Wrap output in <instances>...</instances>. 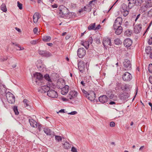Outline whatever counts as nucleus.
<instances>
[{
  "mask_svg": "<svg viewBox=\"0 0 152 152\" xmlns=\"http://www.w3.org/2000/svg\"><path fill=\"white\" fill-rule=\"evenodd\" d=\"M67 8L63 5H61L58 7V13L62 18H65L68 16L70 13Z\"/></svg>",
  "mask_w": 152,
  "mask_h": 152,
  "instance_id": "nucleus-1",
  "label": "nucleus"
},
{
  "mask_svg": "<svg viewBox=\"0 0 152 152\" xmlns=\"http://www.w3.org/2000/svg\"><path fill=\"white\" fill-rule=\"evenodd\" d=\"M32 78L33 80H35L36 84L37 85H40V84L43 82V75L40 73L36 72L34 73Z\"/></svg>",
  "mask_w": 152,
  "mask_h": 152,
  "instance_id": "nucleus-2",
  "label": "nucleus"
},
{
  "mask_svg": "<svg viewBox=\"0 0 152 152\" xmlns=\"http://www.w3.org/2000/svg\"><path fill=\"white\" fill-rule=\"evenodd\" d=\"M63 83L64 84L61 83L58 84L57 88L61 90V93L62 95H64L67 94L68 92L69 87L67 85H66L64 86V83Z\"/></svg>",
  "mask_w": 152,
  "mask_h": 152,
  "instance_id": "nucleus-3",
  "label": "nucleus"
},
{
  "mask_svg": "<svg viewBox=\"0 0 152 152\" xmlns=\"http://www.w3.org/2000/svg\"><path fill=\"white\" fill-rule=\"evenodd\" d=\"M6 97L8 102L10 104H14L15 101V97L13 94L10 92L6 93L5 91Z\"/></svg>",
  "mask_w": 152,
  "mask_h": 152,
  "instance_id": "nucleus-4",
  "label": "nucleus"
},
{
  "mask_svg": "<svg viewBox=\"0 0 152 152\" xmlns=\"http://www.w3.org/2000/svg\"><path fill=\"white\" fill-rule=\"evenodd\" d=\"M123 65L124 68L126 70H130L132 68V64L129 60L128 59H125L123 62Z\"/></svg>",
  "mask_w": 152,
  "mask_h": 152,
  "instance_id": "nucleus-5",
  "label": "nucleus"
},
{
  "mask_svg": "<svg viewBox=\"0 0 152 152\" xmlns=\"http://www.w3.org/2000/svg\"><path fill=\"white\" fill-rule=\"evenodd\" d=\"M50 84H47L46 86H41V89L43 90V92L45 93L49 91L50 89L52 88L55 86L53 83H50Z\"/></svg>",
  "mask_w": 152,
  "mask_h": 152,
  "instance_id": "nucleus-6",
  "label": "nucleus"
},
{
  "mask_svg": "<svg viewBox=\"0 0 152 152\" xmlns=\"http://www.w3.org/2000/svg\"><path fill=\"white\" fill-rule=\"evenodd\" d=\"M47 95L49 97L52 98H57L58 94L57 92L52 89V88L50 89L48 91L47 94Z\"/></svg>",
  "mask_w": 152,
  "mask_h": 152,
  "instance_id": "nucleus-7",
  "label": "nucleus"
},
{
  "mask_svg": "<svg viewBox=\"0 0 152 152\" xmlns=\"http://www.w3.org/2000/svg\"><path fill=\"white\" fill-rule=\"evenodd\" d=\"M38 52V53L42 56L49 57L52 56L51 53L46 50H39Z\"/></svg>",
  "mask_w": 152,
  "mask_h": 152,
  "instance_id": "nucleus-8",
  "label": "nucleus"
},
{
  "mask_svg": "<svg viewBox=\"0 0 152 152\" xmlns=\"http://www.w3.org/2000/svg\"><path fill=\"white\" fill-rule=\"evenodd\" d=\"M85 63L83 61H80L78 63V67L79 71L81 73H83L85 70Z\"/></svg>",
  "mask_w": 152,
  "mask_h": 152,
  "instance_id": "nucleus-9",
  "label": "nucleus"
},
{
  "mask_svg": "<svg viewBox=\"0 0 152 152\" xmlns=\"http://www.w3.org/2000/svg\"><path fill=\"white\" fill-rule=\"evenodd\" d=\"M132 75L128 72L125 73L123 75V80L125 81H129L132 79Z\"/></svg>",
  "mask_w": 152,
  "mask_h": 152,
  "instance_id": "nucleus-10",
  "label": "nucleus"
},
{
  "mask_svg": "<svg viewBox=\"0 0 152 152\" xmlns=\"http://www.w3.org/2000/svg\"><path fill=\"white\" fill-rule=\"evenodd\" d=\"M86 54V50L83 48H79L77 50V56L80 58H83Z\"/></svg>",
  "mask_w": 152,
  "mask_h": 152,
  "instance_id": "nucleus-11",
  "label": "nucleus"
},
{
  "mask_svg": "<svg viewBox=\"0 0 152 152\" xmlns=\"http://www.w3.org/2000/svg\"><path fill=\"white\" fill-rule=\"evenodd\" d=\"M129 96L128 93L124 92L120 95L119 98L123 101H127Z\"/></svg>",
  "mask_w": 152,
  "mask_h": 152,
  "instance_id": "nucleus-12",
  "label": "nucleus"
},
{
  "mask_svg": "<svg viewBox=\"0 0 152 152\" xmlns=\"http://www.w3.org/2000/svg\"><path fill=\"white\" fill-rule=\"evenodd\" d=\"M102 44L104 47H106L108 45L111 46V39L109 38H104L103 39Z\"/></svg>",
  "mask_w": 152,
  "mask_h": 152,
  "instance_id": "nucleus-13",
  "label": "nucleus"
},
{
  "mask_svg": "<svg viewBox=\"0 0 152 152\" xmlns=\"http://www.w3.org/2000/svg\"><path fill=\"white\" fill-rule=\"evenodd\" d=\"M77 92L75 91H72L69 92L67 96V97L70 99H72L77 96Z\"/></svg>",
  "mask_w": 152,
  "mask_h": 152,
  "instance_id": "nucleus-14",
  "label": "nucleus"
},
{
  "mask_svg": "<svg viewBox=\"0 0 152 152\" xmlns=\"http://www.w3.org/2000/svg\"><path fill=\"white\" fill-rule=\"evenodd\" d=\"M99 101L102 103H104L107 102L108 100V98L106 95L101 96L99 98Z\"/></svg>",
  "mask_w": 152,
  "mask_h": 152,
  "instance_id": "nucleus-15",
  "label": "nucleus"
},
{
  "mask_svg": "<svg viewBox=\"0 0 152 152\" xmlns=\"http://www.w3.org/2000/svg\"><path fill=\"white\" fill-rule=\"evenodd\" d=\"M87 98L91 101H94L96 98V94L95 92L93 91H90L89 93V96Z\"/></svg>",
  "mask_w": 152,
  "mask_h": 152,
  "instance_id": "nucleus-16",
  "label": "nucleus"
},
{
  "mask_svg": "<svg viewBox=\"0 0 152 152\" xmlns=\"http://www.w3.org/2000/svg\"><path fill=\"white\" fill-rule=\"evenodd\" d=\"M130 2H129L128 4V7L127 5L125 4H123L122 5L121 7V11H125L128 10L129 9L132 8V6H130V4H131Z\"/></svg>",
  "mask_w": 152,
  "mask_h": 152,
  "instance_id": "nucleus-17",
  "label": "nucleus"
},
{
  "mask_svg": "<svg viewBox=\"0 0 152 152\" xmlns=\"http://www.w3.org/2000/svg\"><path fill=\"white\" fill-rule=\"evenodd\" d=\"M132 40L128 38L125 39L124 42V44L125 47H129L132 45Z\"/></svg>",
  "mask_w": 152,
  "mask_h": 152,
  "instance_id": "nucleus-18",
  "label": "nucleus"
},
{
  "mask_svg": "<svg viewBox=\"0 0 152 152\" xmlns=\"http://www.w3.org/2000/svg\"><path fill=\"white\" fill-rule=\"evenodd\" d=\"M142 28V25L140 24H139L134 27V32L136 34L139 33L141 31Z\"/></svg>",
  "mask_w": 152,
  "mask_h": 152,
  "instance_id": "nucleus-19",
  "label": "nucleus"
},
{
  "mask_svg": "<svg viewBox=\"0 0 152 152\" xmlns=\"http://www.w3.org/2000/svg\"><path fill=\"white\" fill-rule=\"evenodd\" d=\"M39 13L36 12L33 16V20L34 23H36L37 22L39 18Z\"/></svg>",
  "mask_w": 152,
  "mask_h": 152,
  "instance_id": "nucleus-20",
  "label": "nucleus"
},
{
  "mask_svg": "<svg viewBox=\"0 0 152 152\" xmlns=\"http://www.w3.org/2000/svg\"><path fill=\"white\" fill-rule=\"evenodd\" d=\"M29 122L31 126L33 127H36L37 126V123L35 121L32 119H29Z\"/></svg>",
  "mask_w": 152,
  "mask_h": 152,
  "instance_id": "nucleus-21",
  "label": "nucleus"
},
{
  "mask_svg": "<svg viewBox=\"0 0 152 152\" xmlns=\"http://www.w3.org/2000/svg\"><path fill=\"white\" fill-rule=\"evenodd\" d=\"M143 2V0H133L132 4H134L135 5L140 6Z\"/></svg>",
  "mask_w": 152,
  "mask_h": 152,
  "instance_id": "nucleus-22",
  "label": "nucleus"
},
{
  "mask_svg": "<svg viewBox=\"0 0 152 152\" xmlns=\"http://www.w3.org/2000/svg\"><path fill=\"white\" fill-rule=\"evenodd\" d=\"M23 102L25 107L28 109L31 108V106L29 104V101L28 100L25 99H24Z\"/></svg>",
  "mask_w": 152,
  "mask_h": 152,
  "instance_id": "nucleus-23",
  "label": "nucleus"
},
{
  "mask_svg": "<svg viewBox=\"0 0 152 152\" xmlns=\"http://www.w3.org/2000/svg\"><path fill=\"white\" fill-rule=\"evenodd\" d=\"M44 77L45 79L48 81V83L47 84H50V83H53L51 81L50 77L49 74H46L44 76Z\"/></svg>",
  "mask_w": 152,
  "mask_h": 152,
  "instance_id": "nucleus-24",
  "label": "nucleus"
},
{
  "mask_svg": "<svg viewBox=\"0 0 152 152\" xmlns=\"http://www.w3.org/2000/svg\"><path fill=\"white\" fill-rule=\"evenodd\" d=\"M114 29L115 30V33L118 35L121 34L123 31V28L122 26H119L116 28V29Z\"/></svg>",
  "mask_w": 152,
  "mask_h": 152,
  "instance_id": "nucleus-25",
  "label": "nucleus"
},
{
  "mask_svg": "<svg viewBox=\"0 0 152 152\" xmlns=\"http://www.w3.org/2000/svg\"><path fill=\"white\" fill-rule=\"evenodd\" d=\"M44 132L47 135H50L52 134V132L49 128H45L44 129Z\"/></svg>",
  "mask_w": 152,
  "mask_h": 152,
  "instance_id": "nucleus-26",
  "label": "nucleus"
},
{
  "mask_svg": "<svg viewBox=\"0 0 152 152\" xmlns=\"http://www.w3.org/2000/svg\"><path fill=\"white\" fill-rule=\"evenodd\" d=\"M122 18L120 17H118L115 19L114 22L115 23H119L120 24H121L122 23Z\"/></svg>",
  "mask_w": 152,
  "mask_h": 152,
  "instance_id": "nucleus-27",
  "label": "nucleus"
},
{
  "mask_svg": "<svg viewBox=\"0 0 152 152\" xmlns=\"http://www.w3.org/2000/svg\"><path fill=\"white\" fill-rule=\"evenodd\" d=\"M148 8L152 7V0H148L146 2L145 4Z\"/></svg>",
  "mask_w": 152,
  "mask_h": 152,
  "instance_id": "nucleus-28",
  "label": "nucleus"
},
{
  "mask_svg": "<svg viewBox=\"0 0 152 152\" xmlns=\"http://www.w3.org/2000/svg\"><path fill=\"white\" fill-rule=\"evenodd\" d=\"M96 23H91L88 27V29L89 30H95V26Z\"/></svg>",
  "mask_w": 152,
  "mask_h": 152,
  "instance_id": "nucleus-29",
  "label": "nucleus"
},
{
  "mask_svg": "<svg viewBox=\"0 0 152 152\" xmlns=\"http://www.w3.org/2000/svg\"><path fill=\"white\" fill-rule=\"evenodd\" d=\"M51 40V37L50 36H45L42 38V40L45 42H49Z\"/></svg>",
  "mask_w": 152,
  "mask_h": 152,
  "instance_id": "nucleus-30",
  "label": "nucleus"
},
{
  "mask_svg": "<svg viewBox=\"0 0 152 152\" xmlns=\"http://www.w3.org/2000/svg\"><path fill=\"white\" fill-rule=\"evenodd\" d=\"M1 9L4 12H6L7 11L6 5L4 3H3L0 7Z\"/></svg>",
  "mask_w": 152,
  "mask_h": 152,
  "instance_id": "nucleus-31",
  "label": "nucleus"
},
{
  "mask_svg": "<svg viewBox=\"0 0 152 152\" xmlns=\"http://www.w3.org/2000/svg\"><path fill=\"white\" fill-rule=\"evenodd\" d=\"M146 5L145 4V5L143 6H142L141 7L140 9V12L142 13H143V12H145L146 11L148 8V7H146Z\"/></svg>",
  "mask_w": 152,
  "mask_h": 152,
  "instance_id": "nucleus-32",
  "label": "nucleus"
},
{
  "mask_svg": "<svg viewBox=\"0 0 152 152\" xmlns=\"http://www.w3.org/2000/svg\"><path fill=\"white\" fill-rule=\"evenodd\" d=\"M151 50V46L147 47L145 49V52L147 54L150 53Z\"/></svg>",
  "mask_w": 152,
  "mask_h": 152,
  "instance_id": "nucleus-33",
  "label": "nucleus"
},
{
  "mask_svg": "<svg viewBox=\"0 0 152 152\" xmlns=\"http://www.w3.org/2000/svg\"><path fill=\"white\" fill-rule=\"evenodd\" d=\"M1 101L4 107L6 108H7L8 104L6 99H2Z\"/></svg>",
  "mask_w": 152,
  "mask_h": 152,
  "instance_id": "nucleus-34",
  "label": "nucleus"
},
{
  "mask_svg": "<svg viewBox=\"0 0 152 152\" xmlns=\"http://www.w3.org/2000/svg\"><path fill=\"white\" fill-rule=\"evenodd\" d=\"M107 94L108 96L111 99H113L114 97V95L112 94L111 91H108L107 93Z\"/></svg>",
  "mask_w": 152,
  "mask_h": 152,
  "instance_id": "nucleus-35",
  "label": "nucleus"
},
{
  "mask_svg": "<svg viewBox=\"0 0 152 152\" xmlns=\"http://www.w3.org/2000/svg\"><path fill=\"white\" fill-rule=\"evenodd\" d=\"M13 109L16 115H17L19 114V113L18 111L17 106H14Z\"/></svg>",
  "mask_w": 152,
  "mask_h": 152,
  "instance_id": "nucleus-36",
  "label": "nucleus"
},
{
  "mask_svg": "<svg viewBox=\"0 0 152 152\" xmlns=\"http://www.w3.org/2000/svg\"><path fill=\"white\" fill-rule=\"evenodd\" d=\"M90 44L89 43V42H88L87 41H85L84 42V47L85 48L88 49L89 48V46Z\"/></svg>",
  "mask_w": 152,
  "mask_h": 152,
  "instance_id": "nucleus-37",
  "label": "nucleus"
},
{
  "mask_svg": "<svg viewBox=\"0 0 152 152\" xmlns=\"http://www.w3.org/2000/svg\"><path fill=\"white\" fill-rule=\"evenodd\" d=\"M114 42L115 44L116 45H119L121 43V41L118 38L116 39H115Z\"/></svg>",
  "mask_w": 152,
  "mask_h": 152,
  "instance_id": "nucleus-38",
  "label": "nucleus"
},
{
  "mask_svg": "<svg viewBox=\"0 0 152 152\" xmlns=\"http://www.w3.org/2000/svg\"><path fill=\"white\" fill-rule=\"evenodd\" d=\"M123 90L124 91H129L130 90V89L128 85L126 84H125L124 86V88Z\"/></svg>",
  "mask_w": 152,
  "mask_h": 152,
  "instance_id": "nucleus-39",
  "label": "nucleus"
},
{
  "mask_svg": "<svg viewBox=\"0 0 152 152\" xmlns=\"http://www.w3.org/2000/svg\"><path fill=\"white\" fill-rule=\"evenodd\" d=\"M121 24H120L119 23H115L114 22L113 27L114 29H116V28H118L119 26H121Z\"/></svg>",
  "mask_w": 152,
  "mask_h": 152,
  "instance_id": "nucleus-40",
  "label": "nucleus"
},
{
  "mask_svg": "<svg viewBox=\"0 0 152 152\" xmlns=\"http://www.w3.org/2000/svg\"><path fill=\"white\" fill-rule=\"evenodd\" d=\"M97 0H92L91 1H90L88 4V7H89L90 9V11H91V9H92V6L91 5V4H92V3L94 2H95V1H96Z\"/></svg>",
  "mask_w": 152,
  "mask_h": 152,
  "instance_id": "nucleus-41",
  "label": "nucleus"
},
{
  "mask_svg": "<svg viewBox=\"0 0 152 152\" xmlns=\"http://www.w3.org/2000/svg\"><path fill=\"white\" fill-rule=\"evenodd\" d=\"M55 138L56 140L58 142L61 141L62 140V138L60 136L56 135L55 136Z\"/></svg>",
  "mask_w": 152,
  "mask_h": 152,
  "instance_id": "nucleus-42",
  "label": "nucleus"
},
{
  "mask_svg": "<svg viewBox=\"0 0 152 152\" xmlns=\"http://www.w3.org/2000/svg\"><path fill=\"white\" fill-rule=\"evenodd\" d=\"M15 45L17 46L18 48H16V50H23L24 49V48L23 47H21L20 45H19L18 44H15Z\"/></svg>",
  "mask_w": 152,
  "mask_h": 152,
  "instance_id": "nucleus-43",
  "label": "nucleus"
},
{
  "mask_svg": "<svg viewBox=\"0 0 152 152\" xmlns=\"http://www.w3.org/2000/svg\"><path fill=\"white\" fill-rule=\"evenodd\" d=\"M17 6L19 9L21 10L22 9L23 5L22 4L20 3L19 1L17 2Z\"/></svg>",
  "mask_w": 152,
  "mask_h": 152,
  "instance_id": "nucleus-44",
  "label": "nucleus"
},
{
  "mask_svg": "<svg viewBox=\"0 0 152 152\" xmlns=\"http://www.w3.org/2000/svg\"><path fill=\"white\" fill-rule=\"evenodd\" d=\"M148 16L150 18H152V8L148 12Z\"/></svg>",
  "mask_w": 152,
  "mask_h": 152,
  "instance_id": "nucleus-45",
  "label": "nucleus"
},
{
  "mask_svg": "<svg viewBox=\"0 0 152 152\" xmlns=\"http://www.w3.org/2000/svg\"><path fill=\"white\" fill-rule=\"evenodd\" d=\"M148 70L150 73H152V64H150L148 66Z\"/></svg>",
  "mask_w": 152,
  "mask_h": 152,
  "instance_id": "nucleus-46",
  "label": "nucleus"
},
{
  "mask_svg": "<svg viewBox=\"0 0 152 152\" xmlns=\"http://www.w3.org/2000/svg\"><path fill=\"white\" fill-rule=\"evenodd\" d=\"M121 12L123 14V16L124 17L126 16L129 14V10Z\"/></svg>",
  "mask_w": 152,
  "mask_h": 152,
  "instance_id": "nucleus-47",
  "label": "nucleus"
},
{
  "mask_svg": "<svg viewBox=\"0 0 152 152\" xmlns=\"http://www.w3.org/2000/svg\"><path fill=\"white\" fill-rule=\"evenodd\" d=\"M132 31L130 30H126L125 32V33L128 36H129V35H131V34L132 33Z\"/></svg>",
  "mask_w": 152,
  "mask_h": 152,
  "instance_id": "nucleus-48",
  "label": "nucleus"
},
{
  "mask_svg": "<svg viewBox=\"0 0 152 152\" xmlns=\"http://www.w3.org/2000/svg\"><path fill=\"white\" fill-rule=\"evenodd\" d=\"M82 92L84 94L85 96L87 98L89 96V93L88 92L84 90H82Z\"/></svg>",
  "mask_w": 152,
  "mask_h": 152,
  "instance_id": "nucleus-49",
  "label": "nucleus"
},
{
  "mask_svg": "<svg viewBox=\"0 0 152 152\" xmlns=\"http://www.w3.org/2000/svg\"><path fill=\"white\" fill-rule=\"evenodd\" d=\"M87 41L88 42H89V44H92L93 42V38H92V37H89L88 40Z\"/></svg>",
  "mask_w": 152,
  "mask_h": 152,
  "instance_id": "nucleus-50",
  "label": "nucleus"
},
{
  "mask_svg": "<svg viewBox=\"0 0 152 152\" xmlns=\"http://www.w3.org/2000/svg\"><path fill=\"white\" fill-rule=\"evenodd\" d=\"M38 41L37 40H35L31 41L30 42V43L32 44V45H35L37 43V42Z\"/></svg>",
  "mask_w": 152,
  "mask_h": 152,
  "instance_id": "nucleus-51",
  "label": "nucleus"
},
{
  "mask_svg": "<svg viewBox=\"0 0 152 152\" xmlns=\"http://www.w3.org/2000/svg\"><path fill=\"white\" fill-rule=\"evenodd\" d=\"M148 43L149 45H151L152 44V37H151L148 39Z\"/></svg>",
  "mask_w": 152,
  "mask_h": 152,
  "instance_id": "nucleus-52",
  "label": "nucleus"
},
{
  "mask_svg": "<svg viewBox=\"0 0 152 152\" xmlns=\"http://www.w3.org/2000/svg\"><path fill=\"white\" fill-rule=\"evenodd\" d=\"M110 125L111 127H113L115 126V124L114 122L112 121L110 123Z\"/></svg>",
  "mask_w": 152,
  "mask_h": 152,
  "instance_id": "nucleus-53",
  "label": "nucleus"
},
{
  "mask_svg": "<svg viewBox=\"0 0 152 152\" xmlns=\"http://www.w3.org/2000/svg\"><path fill=\"white\" fill-rule=\"evenodd\" d=\"M72 152H77V149L74 147H72L71 149Z\"/></svg>",
  "mask_w": 152,
  "mask_h": 152,
  "instance_id": "nucleus-54",
  "label": "nucleus"
},
{
  "mask_svg": "<svg viewBox=\"0 0 152 152\" xmlns=\"http://www.w3.org/2000/svg\"><path fill=\"white\" fill-rule=\"evenodd\" d=\"M77 113V112L76 111H73L70 113H68V114L69 115H74L76 114Z\"/></svg>",
  "mask_w": 152,
  "mask_h": 152,
  "instance_id": "nucleus-55",
  "label": "nucleus"
},
{
  "mask_svg": "<svg viewBox=\"0 0 152 152\" xmlns=\"http://www.w3.org/2000/svg\"><path fill=\"white\" fill-rule=\"evenodd\" d=\"M101 27V26L100 24L98 25L96 27L95 26V30H97L99 29Z\"/></svg>",
  "mask_w": 152,
  "mask_h": 152,
  "instance_id": "nucleus-56",
  "label": "nucleus"
},
{
  "mask_svg": "<svg viewBox=\"0 0 152 152\" xmlns=\"http://www.w3.org/2000/svg\"><path fill=\"white\" fill-rule=\"evenodd\" d=\"M38 28L35 27L34 28V29L33 30V31H34V33L35 34L37 33V31H38Z\"/></svg>",
  "mask_w": 152,
  "mask_h": 152,
  "instance_id": "nucleus-57",
  "label": "nucleus"
},
{
  "mask_svg": "<svg viewBox=\"0 0 152 152\" xmlns=\"http://www.w3.org/2000/svg\"><path fill=\"white\" fill-rule=\"evenodd\" d=\"M149 80L150 83L152 84V76H151L149 77Z\"/></svg>",
  "mask_w": 152,
  "mask_h": 152,
  "instance_id": "nucleus-58",
  "label": "nucleus"
},
{
  "mask_svg": "<svg viewBox=\"0 0 152 152\" xmlns=\"http://www.w3.org/2000/svg\"><path fill=\"white\" fill-rule=\"evenodd\" d=\"M152 21L150 23H149V25L148 26V28H147V29H146V31H145V33H144V34L145 33H146V31H147L149 29V28H150V27L151 26V24H152Z\"/></svg>",
  "mask_w": 152,
  "mask_h": 152,
  "instance_id": "nucleus-59",
  "label": "nucleus"
},
{
  "mask_svg": "<svg viewBox=\"0 0 152 152\" xmlns=\"http://www.w3.org/2000/svg\"><path fill=\"white\" fill-rule=\"evenodd\" d=\"M96 43H97L98 44H99L100 43V40L99 39H98V38H97L96 39Z\"/></svg>",
  "mask_w": 152,
  "mask_h": 152,
  "instance_id": "nucleus-60",
  "label": "nucleus"
},
{
  "mask_svg": "<svg viewBox=\"0 0 152 152\" xmlns=\"http://www.w3.org/2000/svg\"><path fill=\"white\" fill-rule=\"evenodd\" d=\"M140 14H139L137 16L135 20V21H136L140 17Z\"/></svg>",
  "mask_w": 152,
  "mask_h": 152,
  "instance_id": "nucleus-61",
  "label": "nucleus"
},
{
  "mask_svg": "<svg viewBox=\"0 0 152 152\" xmlns=\"http://www.w3.org/2000/svg\"><path fill=\"white\" fill-rule=\"evenodd\" d=\"M62 99L63 101H67L68 100V99L64 97H62Z\"/></svg>",
  "mask_w": 152,
  "mask_h": 152,
  "instance_id": "nucleus-62",
  "label": "nucleus"
},
{
  "mask_svg": "<svg viewBox=\"0 0 152 152\" xmlns=\"http://www.w3.org/2000/svg\"><path fill=\"white\" fill-rule=\"evenodd\" d=\"M58 6L56 4H54L52 6V7L53 8H56Z\"/></svg>",
  "mask_w": 152,
  "mask_h": 152,
  "instance_id": "nucleus-63",
  "label": "nucleus"
},
{
  "mask_svg": "<svg viewBox=\"0 0 152 152\" xmlns=\"http://www.w3.org/2000/svg\"><path fill=\"white\" fill-rule=\"evenodd\" d=\"M59 112L60 113H65V110L64 109H62L60 110Z\"/></svg>",
  "mask_w": 152,
  "mask_h": 152,
  "instance_id": "nucleus-64",
  "label": "nucleus"
}]
</instances>
